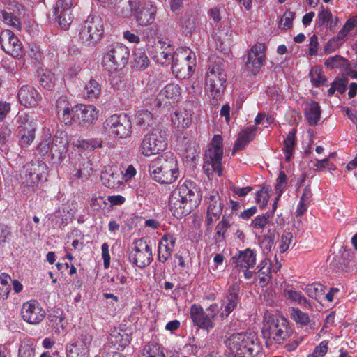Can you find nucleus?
<instances>
[{
  "instance_id": "nucleus-7",
  "label": "nucleus",
  "mask_w": 357,
  "mask_h": 357,
  "mask_svg": "<svg viewBox=\"0 0 357 357\" xmlns=\"http://www.w3.org/2000/svg\"><path fill=\"white\" fill-rule=\"evenodd\" d=\"M167 145L165 132L154 128L143 137L139 146V151L144 156H151L164 151Z\"/></svg>"
},
{
  "instance_id": "nucleus-24",
  "label": "nucleus",
  "mask_w": 357,
  "mask_h": 357,
  "mask_svg": "<svg viewBox=\"0 0 357 357\" xmlns=\"http://www.w3.org/2000/svg\"><path fill=\"white\" fill-rule=\"evenodd\" d=\"M232 262L236 267L241 268H252L256 264V254L250 248L239 251L237 256L232 257Z\"/></svg>"
},
{
  "instance_id": "nucleus-15",
  "label": "nucleus",
  "mask_w": 357,
  "mask_h": 357,
  "mask_svg": "<svg viewBox=\"0 0 357 357\" xmlns=\"http://www.w3.org/2000/svg\"><path fill=\"white\" fill-rule=\"evenodd\" d=\"M52 141V158L56 162H61L66 157L68 144H70L65 131L57 130Z\"/></svg>"
},
{
  "instance_id": "nucleus-41",
  "label": "nucleus",
  "mask_w": 357,
  "mask_h": 357,
  "mask_svg": "<svg viewBox=\"0 0 357 357\" xmlns=\"http://www.w3.org/2000/svg\"><path fill=\"white\" fill-rule=\"evenodd\" d=\"M38 79L40 85L47 90L53 89L55 83L54 75L48 70H42L39 72Z\"/></svg>"
},
{
  "instance_id": "nucleus-16",
  "label": "nucleus",
  "mask_w": 357,
  "mask_h": 357,
  "mask_svg": "<svg viewBox=\"0 0 357 357\" xmlns=\"http://www.w3.org/2000/svg\"><path fill=\"white\" fill-rule=\"evenodd\" d=\"M149 52L155 62L162 65L171 63L173 47L169 43L159 40L149 48Z\"/></svg>"
},
{
  "instance_id": "nucleus-12",
  "label": "nucleus",
  "mask_w": 357,
  "mask_h": 357,
  "mask_svg": "<svg viewBox=\"0 0 357 357\" xmlns=\"http://www.w3.org/2000/svg\"><path fill=\"white\" fill-rule=\"evenodd\" d=\"M150 243V241L144 238L135 240L129 254L130 261L141 268L149 266L153 259Z\"/></svg>"
},
{
  "instance_id": "nucleus-17",
  "label": "nucleus",
  "mask_w": 357,
  "mask_h": 357,
  "mask_svg": "<svg viewBox=\"0 0 357 357\" xmlns=\"http://www.w3.org/2000/svg\"><path fill=\"white\" fill-rule=\"evenodd\" d=\"M21 314L25 321L31 324H38L43 320L45 311L38 301L32 300L23 304Z\"/></svg>"
},
{
  "instance_id": "nucleus-43",
  "label": "nucleus",
  "mask_w": 357,
  "mask_h": 357,
  "mask_svg": "<svg viewBox=\"0 0 357 357\" xmlns=\"http://www.w3.org/2000/svg\"><path fill=\"white\" fill-rule=\"evenodd\" d=\"M57 116L66 126H71L76 119L77 107L75 109H72L69 104L68 107L62 110V112H61Z\"/></svg>"
},
{
  "instance_id": "nucleus-36",
  "label": "nucleus",
  "mask_w": 357,
  "mask_h": 357,
  "mask_svg": "<svg viewBox=\"0 0 357 357\" xmlns=\"http://www.w3.org/2000/svg\"><path fill=\"white\" fill-rule=\"evenodd\" d=\"M70 144L79 151H93L96 148L102 147V142L97 139H80L73 138L70 139Z\"/></svg>"
},
{
  "instance_id": "nucleus-30",
  "label": "nucleus",
  "mask_w": 357,
  "mask_h": 357,
  "mask_svg": "<svg viewBox=\"0 0 357 357\" xmlns=\"http://www.w3.org/2000/svg\"><path fill=\"white\" fill-rule=\"evenodd\" d=\"M121 174L114 172L111 168L102 171L100 175L102 183L111 189L118 188L121 185Z\"/></svg>"
},
{
  "instance_id": "nucleus-45",
  "label": "nucleus",
  "mask_w": 357,
  "mask_h": 357,
  "mask_svg": "<svg viewBox=\"0 0 357 357\" xmlns=\"http://www.w3.org/2000/svg\"><path fill=\"white\" fill-rule=\"evenodd\" d=\"M142 357H165L162 349L154 343L146 344L142 353Z\"/></svg>"
},
{
  "instance_id": "nucleus-23",
  "label": "nucleus",
  "mask_w": 357,
  "mask_h": 357,
  "mask_svg": "<svg viewBox=\"0 0 357 357\" xmlns=\"http://www.w3.org/2000/svg\"><path fill=\"white\" fill-rule=\"evenodd\" d=\"M17 96L20 103L26 107L37 105L40 99V96L37 91L29 86H22L18 91Z\"/></svg>"
},
{
  "instance_id": "nucleus-57",
  "label": "nucleus",
  "mask_w": 357,
  "mask_h": 357,
  "mask_svg": "<svg viewBox=\"0 0 357 357\" xmlns=\"http://www.w3.org/2000/svg\"><path fill=\"white\" fill-rule=\"evenodd\" d=\"M2 17L7 24L17 29H20V22L13 13L3 11L2 12Z\"/></svg>"
},
{
  "instance_id": "nucleus-4",
  "label": "nucleus",
  "mask_w": 357,
  "mask_h": 357,
  "mask_svg": "<svg viewBox=\"0 0 357 357\" xmlns=\"http://www.w3.org/2000/svg\"><path fill=\"white\" fill-rule=\"evenodd\" d=\"M227 74L224 62L218 59L208 66L205 75V88L208 96L212 98V103L215 104L221 98L225 89Z\"/></svg>"
},
{
  "instance_id": "nucleus-11",
  "label": "nucleus",
  "mask_w": 357,
  "mask_h": 357,
  "mask_svg": "<svg viewBox=\"0 0 357 357\" xmlns=\"http://www.w3.org/2000/svg\"><path fill=\"white\" fill-rule=\"evenodd\" d=\"M104 129L110 135L126 138L132 132V124L126 114H114L104 123Z\"/></svg>"
},
{
  "instance_id": "nucleus-14",
  "label": "nucleus",
  "mask_w": 357,
  "mask_h": 357,
  "mask_svg": "<svg viewBox=\"0 0 357 357\" xmlns=\"http://www.w3.org/2000/svg\"><path fill=\"white\" fill-rule=\"evenodd\" d=\"M266 47L264 43H257L251 47L248 53L245 67L253 75H256L261 68L265 60Z\"/></svg>"
},
{
  "instance_id": "nucleus-53",
  "label": "nucleus",
  "mask_w": 357,
  "mask_h": 357,
  "mask_svg": "<svg viewBox=\"0 0 357 357\" xmlns=\"http://www.w3.org/2000/svg\"><path fill=\"white\" fill-rule=\"evenodd\" d=\"M347 60L340 56H335L327 59L325 64L330 69L340 68L347 65Z\"/></svg>"
},
{
  "instance_id": "nucleus-25",
  "label": "nucleus",
  "mask_w": 357,
  "mask_h": 357,
  "mask_svg": "<svg viewBox=\"0 0 357 357\" xmlns=\"http://www.w3.org/2000/svg\"><path fill=\"white\" fill-rule=\"evenodd\" d=\"M240 291V284L237 282L231 284L228 289L226 296V304L224 306L222 314L228 316L237 306L239 301L238 293Z\"/></svg>"
},
{
  "instance_id": "nucleus-31",
  "label": "nucleus",
  "mask_w": 357,
  "mask_h": 357,
  "mask_svg": "<svg viewBox=\"0 0 357 357\" xmlns=\"http://www.w3.org/2000/svg\"><path fill=\"white\" fill-rule=\"evenodd\" d=\"M256 130L257 128L255 126H250L241 131L234 144L233 153L244 149L248 143L255 137Z\"/></svg>"
},
{
  "instance_id": "nucleus-37",
  "label": "nucleus",
  "mask_w": 357,
  "mask_h": 357,
  "mask_svg": "<svg viewBox=\"0 0 357 357\" xmlns=\"http://www.w3.org/2000/svg\"><path fill=\"white\" fill-rule=\"evenodd\" d=\"M172 122L177 127L188 128L192 123V114L188 110L178 109L175 112Z\"/></svg>"
},
{
  "instance_id": "nucleus-34",
  "label": "nucleus",
  "mask_w": 357,
  "mask_h": 357,
  "mask_svg": "<svg viewBox=\"0 0 357 357\" xmlns=\"http://www.w3.org/2000/svg\"><path fill=\"white\" fill-rule=\"evenodd\" d=\"M54 15L58 21L59 25L63 30H67L73 20L71 8H54Z\"/></svg>"
},
{
  "instance_id": "nucleus-55",
  "label": "nucleus",
  "mask_w": 357,
  "mask_h": 357,
  "mask_svg": "<svg viewBox=\"0 0 357 357\" xmlns=\"http://www.w3.org/2000/svg\"><path fill=\"white\" fill-rule=\"evenodd\" d=\"M172 72L176 75L177 78H185L187 75H190V72L192 68H187L186 70H183V65L181 64V62H171Z\"/></svg>"
},
{
  "instance_id": "nucleus-32",
  "label": "nucleus",
  "mask_w": 357,
  "mask_h": 357,
  "mask_svg": "<svg viewBox=\"0 0 357 357\" xmlns=\"http://www.w3.org/2000/svg\"><path fill=\"white\" fill-rule=\"evenodd\" d=\"M108 340L109 343L116 349L125 348L130 342V337L128 333L125 332L121 333L117 330L112 331Z\"/></svg>"
},
{
  "instance_id": "nucleus-44",
  "label": "nucleus",
  "mask_w": 357,
  "mask_h": 357,
  "mask_svg": "<svg viewBox=\"0 0 357 357\" xmlns=\"http://www.w3.org/2000/svg\"><path fill=\"white\" fill-rule=\"evenodd\" d=\"M312 196L311 188L310 185L307 186L303 193V195L298 204L296 214L297 216H301L306 211L309 204V199Z\"/></svg>"
},
{
  "instance_id": "nucleus-46",
  "label": "nucleus",
  "mask_w": 357,
  "mask_h": 357,
  "mask_svg": "<svg viewBox=\"0 0 357 357\" xmlns=\"http://www.w3.org/2000/svg\"><path fill=\"white\" fill-rule=\"evenodd\" d=\"M318 24L320 26H324L326 28H332L337 26V18L333 19V15L330 11L322 10L319 14Z\"/></svg>"
},
{
  "instance_id": "nucleus-5",
  "label": "nucleus",
  "mask_w": 357,
  "mask_h": 357,
  "mask_svg": "<svg viewBox=\"0 0 357 357\" xmlns=\"http://www.w3.org/2000/svg\"><path fill=\"white\" fill-rule=\"evenodd\" d=\"M232 357H252L259 351L255 335L248 333H235L227 340Z\"/></svg>"
},
{
  "instance_id": "nucleus-60",
  "label": "nucleus",
  "mask_w": 357,
  "mask_h": 357,
  "mask_svg": "<svg viewBox=\"0 0 357 357\" xmlns=\"http://www.w3.org/2000/svg\"><path fill=\"white\" fill-rule=\"evenodd\" d=\"M18 357H35V349L28 344H21Z\"/></svg>"
},
{
  "instance_id": "nucleus-13",
  "label": "nucleus",
  "mask_w": 357,
  "mask_h": 357,
  "mask_svg": "<svg viewBox=\"0 0 357 357\" xmlns=\"http://www.w3.org/2000/svg\"><path fill=\"white\" fill-rule=\"evenodd\" d=\"M130 10L137 23L142 26L151 24L155 18L157 8L152 1L141 3L137 0H129Z\"/></svg>"
},
{
  "instance_id": "nucleus-63",
  "label": "nucleus",
  "mask_w": 357,
  "mask_h": 357,
  "mask_svg": "<svg viewBox=\"0 0 357 357\" xmlns=\"http://www.w3.org/2000/svg\"><path fill=\"white\" fill-rule=\"evenodd\" d=\"M338 40L335 37L330 40L324 47L325 52L331 53L338 49L342 45Z\"/></svg>"
},
{
  "instance_id": "nucleus-62",
  "label": "nucleus",
  "mask_w": 357,
  "mask_h": 357,
  "mask_svg": "<svg viewBox=\"0 0 357 357\" xmlns=\"http://www.w3.org/2000/svg\"><path fill=\"white\" fill-rule=\"evenodd\" d=\"M326 77L322 73V70L319 67H314V85L316 86H321L326 82Z\"/></svg>"
},
{
  "instance_id": "nucleus-3",
  "label": "nucleus",
  "mask_w": 357,
  "mask_h": 357,
  "mask_svg": "<svg viewBox=\"0 0 357 357\" xmlns=\"http://www.w3.org/2000/svg\"><path fill=\"white\" fill-rule=\"evenodd\" d=\"M263 337L266 339V344H282L292 333L288 321L274 314H266L261 331Z\"/></svg>"
},
{
  "instance_id": "nucleus-47",
  "label": "nucleus",
  "mask_w": 357,
  "mask_h": 357,
  "mask_svg": "<svg viewBox=\"0 0 357 357\" xmlns=\"http://www.w3.org/2000/svg\"><path fill=\"white\" fill-rule=\"evenodd\" d=\"M11 277L5 273L0 275V299H5L8 297L10 291Z\"/></svg>"
},
{
  "instance_id": "nucleus-56",
  "label": "nucleus",
  "mask_w": 357,
  "mask_h": 357,
  "mask_svg": "<svg viewBox=\"0 0 357 357\" xmlns=\"http://www.w3.org/2000/svg\"><path fill=\"white\" fill-rule=\"evenodd\" d=\"M295 13L291 11H287L281 17L280 27L283 29H288L291 27L292 22L294 19Z\"/></svg>"
},
{
  "instance_id": "nucleus-28",
  "label": "nucleus",
  "mask_w": 357,
  "mask_h": 357,
  "mask_svg": "<svg viewBox=\"0 0 357 357\" xmlns=\"http://www.w3.org/2000/svg\"><path fill=\"white\" fill-rule=\"evenodd\" d=\"M99 116V111L93 105H81L77 107L76 118L87 123H93Z\"/></svg>"
},
{
  "instance_id": "nucleus-9",
  "label": "nucleus",
  "mask_w": 357,
  "mask_h": 357,
  "mask_svg": "<svg viewBox=\"0 0 357 357\" xmlns=\"http://www.w3.org/2000/svg\"><path fill=\"white\" fill-rule=\"evenodd\" d=\"M103 20L99 15H91L84 21L79 37L83 43L95 45L99 41L103 34Z\"/></svg>"
},
{
  "instance_id": "nucleus-40",
  "label": "nucleus",
  "mask_w": 357,
  "mask_h": 357,
  "mask_svg": "<svg viewBox=\"0 0 357 357\" xmlns=\"http://www.w3.org/2000/svg\"><path fill=\"white\" fill-rule=\"evenodd\" d=\"M257 274L261 283H267L271 278V266L269 260H262L257 267Z\"/></svg>"
},
{
  "instance_id": "nucleus-35",
  "label": "nucleus",
  "mask_w": 357,
  "mask_h": 357,
  "mask_svg": "<svg viewBox=\"0 0 357 357\" xmlns=\"http://www.w3.org/2000/svg\"><path fill=\"white\" fill-rule=\"evenodd\" d=\"M327 291V288L323 286L320 283L314 282V307L316 308L318 311L326 310L329 308V305H327L325 303H323L324 298L321 296H324L326 291Z\"/></svg>"
},
{
  "instance_id": "nucleus-22",
  "label": "nucleus",
  "mask_w": 357,
  "mask_h": 357,
  "mask_svg": "<svg viewBox=\"0 0 357 357\" xmlns=\"http://www.w3.org/2000/svg\"><path fill=\"white\" fill-rule=\"evenodd\" d=\"M175 238L169 234H165L158 244V260L165 263L172 255L175 246Z\"/></svg>"
},
{
  "instance_id": "nucleus-64",
  "label": "nucleus",
  "mask_w": 357,
  "mask_h": 357,
  "mask_svg": "<svg viewBox=\"0 0 357 357\" xmlns=\"http://www.w3.org/2000/svg\"><path fill=\"white\" fill-rule=\"evenodd\" d=\"M328 351V342L322 341L319 346L314 349V357H324Z\"/></svg>"
},
{
  "instance_id": "nucleus-58",
  "label": "nucleus",
  "mask_w": 357,
  "mask_h": 357,
  "mask_svg": "<svg viewBox=\"0 0 357 357\" xmlns=\"http://www.w3.org/2000/svg\"><path fill=\"white\" fill-rule=\"evenodd\" d=\"M270 214L266 213L263 215L256 217L252 222V226L255 229H264L268 222Z\"/></svg>"
},
{
  "instance_id": "nucleus-27",
  "label": "nucleus",
  "mask_w": 357,
  "mask_h": 357,
  "mask_svg": "<svg viewBox=\"0 0 357 357\" xmlns=\"http://www.w3.org/2000/svg\"><path fill=\"white\" fill-rule=\"evenodd\" d=\"M316 153L318 157L314 156V171H324L328 169L329 171L335 169L334 165L330 162V158L333 156V153H330L328 156L321 155L324 153V148L322 146H317L315 149Z\"/></svg>"
},
{
  "instance_id": "nucleus-59",
  "label": "nucleus",
  "mask_w": 357,
  "mask_h": 357,
  "mask_svg": "<svg viewBox=\"0 0 357 357\" xmlns=\"http://www.w3.org/2000/svg\"><path fill=\"white\" fill-rule=\"evenodd\" d=\"M293 240V234L290 232H284L281 236L280 251L283 253L286 252Z\"/></svg>"
},
{
  "instance_id": "nucleus-10",
  "label": "nucleus",
  "mask_w": 357,
  "mask_h": 357,
  "mask_svg": "<svg viewBox=\"0 0 357 357\" xmlns=\"http://www.w3.org/2000/svg\"><path fill=\"white\" fill-rule=\"evenodd\" d=\"M129 55L130 52L127 47L116 44L104 56L103 67L108 72H117L126 66Z\"/></svg>"
},
{
  "instance_id": "nucleus-52",
  "label": "nucleus",
  "mask_w": 357,
  "mask_h": 357,
  "mask_svg": "<svg viewBox=\"0 0 357 357\" xmlns=\"http://www.w3.org/2000/svg\"><path fill=\"white\" fill-rule=\"evenodd\" d=\"M230 227V223L228 219L224 215L222 220L216 226L215 236L217 241H221L225 238V234L227 229Z\"/></svg>"
},
{
  "instance_id": "nucleus-1",
  "label": "nucleus",
  "mask_w": 357,
  "mask_h": 357,
  "mask_svg": "<svg viewBox=\"0 0 357 357\" xmlns=\"http://www.w3.org/2000/svg\"><path fill=\"white\" fill-rule=\"evenodd\" d=\"M200 201L201 195L196 183L185 181L172 192L169 199V210L174 217L181 218L191 213Z\"/></svg>"
},
{
  "instance_id": "nucleus-38",
  "label": "nucleus",
  "mask_w": 357,
  "mask_h": 357,
  "mask_svg": "<svg viewBox=\"0 0 357 357\" xmlns=\"http://www.w3.org/2000/svg\"><path fill=\"white\" fill-rule=\"evenodd\" d=\"M101 93V86L94 79H91L84 86V96L89 100H96L98 98Z\"/></svg>"
},
{
  "instance_id": "nucleus-54",
  "label": "nucleus",
  "mask_w": 357,
  "mask_h": 357,
  "mask_svg": "<svg viewBox=\"0 0 357 357\" xmlns=\"http://www.w3.org/2000/svg\"><path fill=\"white\" fill-rule=\"evenodd\" d=\"M38 151L42 155H46L49 152L52 154V141L50 135L43 136V139L38 146Z\"/></svg>"
},
{
  "instance_id": "nucleus-2",
  "label": "nucleus",
  "mask_w": 357,
  "mask_h": 357,
  "mask_svg": "<svg viewBox=\"0 0 357 357\" xmlns=\"http://www.w3.org/2000/svg\"><path fill=\"white\" fill-rule=\"evenodd\" d=\"M149 172L153 179L160 183H172L179 176L177 160L173 153L167 152L151 161Z\"/></svg>"
},
{
  "instance_id": "nucleus-33",
  "label": "nucleus",
  "mask_w": 357,
  "mask_h": 357,
  "mask_svg": "<svg viewBox=\"0 0 357 357\" xmlns=\"http://www.w3.org/2000/svg\"><path fill=\"white\" fill-rule=\"evenodd\" d=\"M135 123L137 126L145 130L155 125L156 119L151 112L142 109L137 112Z\"/></svg>"
},
{
  "instance_id": "nucleus-39",
  "label": "nucleus",
  "mask_w": 357,
  "mask_h": 357,
  "mask_svg": "<svg viewBox=\"0 0 357 357\" xmlns=\"http://www.w3.org/2000/svg\"><path fill=\"white\" fill-rule=\"evenodd\" d=\"M284 146L283 151L285 155V160L289 161L291 160L296 146V130L292 129L287 134V138L284 142Z\"/></svg>"
},
{
  "instance_id": "nucleus-26",
  "label": "nucleus",
  "mask_w": 357,
  "mask_h": 357,
  "mask_svg": "<svg viewBox=\"0 0 357 357\" xmlns=\"http://www.w3.org/2000/svg\"><path fill=\"white\" fill-rule=\"evenodd\" d=\"M181 95V89L178 84L174 83L166 85L160 92L159 98L156 100V106L162 105L160 98L164 97L172 102H177Z\"/></svg>"
},
{
  "instance_id": "nucleus-8",
  "label": "nucleus",
  "mask_w": 357,
  "mask_h": 357,
  "mask_svg": "<svg viewBox=\"0 0 357 357\" xmlns=\"http://www.w3.org/2000/svg\"><path fill=\"white\" fill-rule=\"evenodd\" d=\"M219 312V307L214 303L206 310L198 305L193 304L190 307V318L195 325L204 330H210L215 326V320Z\"/></svg>"
},
{
  "instance_id": "nucleus-50",
  "label": "nucleus",
  "mask_w": 357,
  "mask_h": 357,
  "mask_svg": "<svg viewBox=\"0 0 357 357\" xmlns=\"http://www.w3.org/2000/svg\"><path fill=\"white\" fill-rule=\"evenodd\" d=\"M149 60L146 54L137 50L135 52L134 67L138 70H144L149 66Z\"/></svg>"
},
{
  "instance_id": "nucleus-42",
  "label": "nucleus",
  "mask_w": 357,
  "mask_h": 357,
  "mask_svg": "<svg viewBox=\"0 0 357 357\" xmlns=\"http://www.w3.org/2000/svg\"><path fill=\"white\" fill-rule=\"evenodd\" d=\"M285 298L291 303H297L301 305L310 306V304L307 302L306 298L302 296L301 292L294 291L293 289H285L284 291Z\"/></svg>"
},
{
  "instance_id": "nucleus-18",
  "label": "nucleus",
  "mask_w": 357,
  "mask_h": 357,
  "mask_svg": "<svg viewBox=\"0 0 357 357\" xmlns=\"http://www.w3.org/2000/svg\"><path fill=\"white\" fill-rule=\"evenodd\" d=\"M0 42L1 47L7 54L14 57H17L22 54V43L11 31H3L0 36Z\"/></svg>"
},
{
  "instance_id": "nucleus-49",
  "label": "nucleus",
  "mask_w": 357,
  "mask_h": 357,
  "mask_svg": "<svg viewBox=\"0 0 357 357\" xmlns=\"http://www.w3.org/2000/svg\"><path fill=\"white\" fill-rule=\"evenodd\" d=\"M89 349L78 344L70 345L67 349V357H88Z\"/></svg>"
},
{
  "instance_id": "nucleus-6",
  "label": "nucleus",
  "mask_w": 357,
  "mask_h": 357,
  "mask_svg": "<svg viewBox=\"0 0 357 357\" xmlns=\"http://www.w3.org/2000/svg\"><path fill=\"white\" fill-rule=\"evenodd\" d=\"M223 155L222 139L220 135H215L210 147L206 151L203 169L209 179L214 175L220 176L222 173V160Z\"/></svg>"
},
{
  "instance_id": "nucleus-51",
  "label": "nucleus",
  "mask_w": 357,
  "mask_h": 357,
  "mask_svg": "<svg viewBox=\"0 0 357 357\" xmlns=\"http://www.w3.org/2000/svg\"><path fill=\"white\" fill-rule=\"evenodd\" d=\"M287 185V178L283 171L280 172L278 177L276 180V185L275 187V193L277 194L276 200H279L284 190Z\"/></svg>"
},
{
  "instance_id": "nucleus-48",
  "label": "nucleus",
  "mask_w": 357,
  "mask_h": 357,
  "mask_svg": "<svg viewBox=\"0 0 357 357\" xmlns=\"http://www.w3.org/2000/svg\"><path fill=\"white\" fill-rule=\"evenodd\" d=\"M289 314L291 319H292L298 324L307 325L310 322V317L308 314L301 311L298 308H290Z\"/></svg>"
},
{
  "instance_id": "nucleus-19",
  "label": "nucleus",
  "mask_w": 357,
  "mask_h": 357,
  "mask_svg": "<svg viewBox=\"0 0 357 357\" xmlns=\"http://www.w3.org/2000/svg\"><path fill=\"white\" fill-rule=\"evenodd\" d=\"M27 115H20L19 119L23 126H20L17 129L19 144L22 147H27L35 139L36 126L32 123H28Z\"/></svg>"
},
{
  "instance_id": "nucleus-61",
  "label": "nucleus",
  "mask_w": 357,
  "mask_h": 357,
  "mask_svg": "<svg viewBox=\"0 0 357 357\" xmlns=\"http://www.w3.org/2000/svg\"><path fill=\"white\" fill-rule=\"evenodd\" d=\"M339 291L340 290L337 287L331 288L328 291H326L323 303L329 305V307H331L333 305V301L336 298L337 294ZM321 298H323V296H321Z\"/></svg>"
},
{
  "instance_id": "nucleus-20",
  "label": "nucleus",
  "mask_w": 357,
  "mask_h": 357,
  "mask_svg": "<svg viewBox=\"0 0 357 357\" xmlns=\"http://www.w3.org/2000/svg\"><path fill=\"white\" fill-rule=\"evenodd\" d=\"M47 167L44 162H36L28 165L26 169V182L37 185L46 179Z\"/></svg>"
},
{
  "instance_id": "nucleus-29",
  "label": "nucleus",
  "mask_w": 357,
  "mask_h": 357,
  "mask_svg": "<svg viewBox=\"0 0 357 357\" xmlns=\"http://www.w3.org/2000/svg\"><path fill=\"white\" fill-rule=\"evenodd\" d=\"M171 62H181L183 65V70L187 68H192L195 66L193 62H190L192 59V54L188 48H178L175 52L173 51L172 54Z\"/></svg>"
},
{
  "instance_id": "nucleus-21",
  "label": "nucleus",
  "mask_w": 357,
  "mask_h": 357,
  "mask_svg": "<svg viewBox=\"0 0 357 357\" xmlns=\"http://www.w3.org/2000/svg\"><path fill=\"white\" fill-rule=\"evenodd\" d=\"M208 199L206 222L208 225H211L214 220H218L220 216L223 204L217 192H212Z\"/></svg>"
}]
</instances>
